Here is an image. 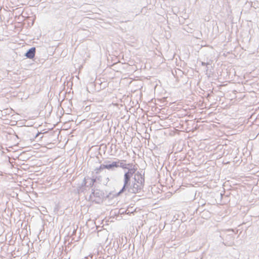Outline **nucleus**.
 I'll list each match as a JSON object with an SVG mask.
<instances>
[{
	"label": "nucleus",
	"mask_w": 259,
	"mask_h": 259,
	"mask_svg": "<svg viewBox=\"0 0 259 259\" xmlns=\"http://www.w3.org/2000/svg\"><path fill=\"white\" fill-rule=\"evenodd\" d=\"M119 167V161H113L110 164L101 165L98 168L99 170H102L104 169H110L113 168H117Z\"/></svg>",
	"instance_id": "f03ea898"
},
{
	"label": "nucleus",
	"mask_w": 259,
	"mask_h": 259,
	"mask_svg": "<svg viewBox=\"0 0 259 259\" xmlns=\"http://www.w3.org/2000/svg\"><path fill=\"white\" fill-rule=\"evenodd\" d=\"M124 161H125V160H122L120 162H119V163H120V164H119V166L121 167V168H122L123 169L128 168V166H130V164H129L124 163L123 162Z\"/></svg>",
	"instance_id": "39448f33"
},
{
	"label": "nucleus",
	"mask_w": 259,
	"mask_h": 259,
	"mask_svg": "<svg viewBox=\"0 0 259 259\" xmlns=\"http://www.w3.org/2000/svg\"><path fill=\"white\" fill-rule=\"evenodd\" d=\"M35 54V48H31L26 53L25 56L29 59H32L34 58Z\"/></svg>",
	"instance_id": "7ed1b4c3"
},
{
	"label": "nucleus",
	"mask_w": 259,
	"mask_h": 259,
	"mask_svg": "<svg viewBox=\"0 0 259 259\" xmlns=\"http://www.w3.org/2000/svg\"><path fill=\"white\" fill-rule=\"evenodd\" d=\"M130 171L127 172L125 173L124 175V184L123 189H124L125 186H127L128 184V182L130 180Z\"/></svg>",
	"instance_id": "20e7f679"
},
{
	"label": "nucleus",
	"mask_w": 259,
	"mask_h": 259,
	"mask_svg": "<svg viewBox=\"0 0 259 259\" xmlns=\"http://www.w3.org/2000/svg\"><path fill=\"white\" fill-rule=\"evenodd\" d=\"M134 179L135 182L133 183L131 189L133 193H137L142 188L144 179L139 174H136Z\"/></svg>",
	"instance_id": "f257e3e1"
}]
</instances>
